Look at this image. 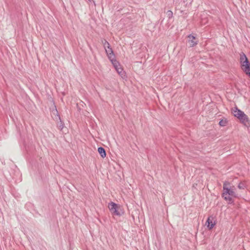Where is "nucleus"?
<instances>
[{"mask_svg":"<svg viewBox=\"0 0 250 250\" xmlns=\"http://www.w3.org/2000/svg\"><path fill=\"white\" fill-rule=\"evenodd\" d=\"M223 188L222 197L228 204H232L234 199L238 197L235 187L231 183L225 182Z\"/></svg>","mask_w":250,"mask_h":250,"instance_id":"obj_1","label":"nucleus"},{"mask_svg":"<svg viewBox=\"0 0 250 250\" xmlns=\"http://www.w3.org/2000/svg\"><path fill=\"white\" fill-rule=\"evenodd\" d=\"M108 208L112 215L120 216L124 213V210L123 207L121 205L113 202H111L108 204Z\"/></svg>","mask_w":250,"mask_h":250,"instance_id":"obj_2","label":"nucleus"},{"mask_svg":"<svg viewBox=\"0 0 250 250\" xmlns=\"http://www.w3.org/2000/svg\"><path fill=\"white\" fill-rule=\"evenodd\" d=\"M232 113L233 115L237 118L240 122L244 125L248 124L249 120L248 117L244 112L238 109L237 107H234L232 109Z\"/></svg>","mask_w":250,"mask_h":250,"instance_id":"obj_3","label":"nucleus"},{"mask_svg":"<svg viewBox=\"0 0 250 250\" xmlns=\"http://www.w3.org/2000/svg\"><path fill=\"white\" fill-rule=\"evenodd\" d=\"M240 61L242 69L250 77V63L245 54H240Z\"/></svg>","mask_w":250,"mask_h":250,"instance_id":"obj_4","label":"nucleus"},{"mask_svg":"<svg viewBox=\"0 0 250 250\" xmlns=\"http://www.w3.org/2000/svg\"><path fill=\"white\" fill-rule=\"evenodd\" d=\"M104 49L105 50V52L108 56L109 59L111 61L113 59H114V55L113 54V52L112 51V48L110 47V45L107 41H104Z\"/></svg>","mask_w":250,"mask_h":250,"instance_id":"obj_5","label":"nucleus"},{"mask_svg":"<svg viewBox=\"0 0 250 250\" xmlns=\"http://www.w3.org/2000/svg\"><path fill=\"white\" fill-rule=\"evenodd\" d=\"M110 61L111 62L117 73L121 76H122L124 73L123 69L119 62L115 59L111 60Z\"/></svg>","mask_w":250,"mask_h":250,"instance_id":"obj_6","label":"nucleus"},{"mask_svg":"<svg viewBox=\"0 0 250 250\" xmlns=\"http://www.w3.org/2000/svg\"><path fill=\"white\" fill-rule=\"evenodd\" d=\"M216 224V220L213 216H211L208 217L206 222V225L209 230L211 229L215 226Z\"/></svg>","mask_w":250,"mask_h":250,"instance_id":"obj_7","label":"nucleus"},{"mask_svg":"<svg viewBox=\"0 0 250 250\" xmlns=\"http://www.w3.org/2000/svg\"><path fill=\"white\" fill-rule=\"evenodd\" d=\"M188 42L190 47H193L197 44V41L196 40V38L194 36L189 35L188 36Z\"/></svg>","mask_w":250,"mask_h":250,"instance_id":"obj_8","label":"nucleus"},{"mask_svg":"<svg viewBox=\"0 0 250 250\" xmlns=\"http://www.w3.org/2000/svg\"><path fill=\"white\" fill-rule=\"evenodd\" d=\"M98 151L103 158L105 157L106 152L104 148L102 147H99L98 149Z\"/></svg>","mask_w":250,"mask_h":250,"instance_id":"obj_9","label":"nucleus"},{"mask_svg":"<svg viewBox=\"0 0 250 250\" xmlns=\"http://www.w3.org/2000/svg\"><path fill=\"white\" fill-rule=\"evenodd\" d=\"M227 123L228 121L226 119H222L219 122V124L221 126H225L227 125Z\"/></svg>","mask_w":250,"mask_h":250,"instance_id":"obj_10","label":"nucleus"},{"mask_svg":"<svg viewBox=\"0 0 250 250\" xmlns=\"http://www.w3.org/2000/svg\"><path fill=\"white\" fill-rule=\"evenodd\" d=\"M167 15L169 17H172V15H173V13H172V12L171 11H168L167 12Z\"/></svg>","mask_w":250,"mask_h":250,"instance_id":"obj_11","label":"nucleus"}]
</instances>
